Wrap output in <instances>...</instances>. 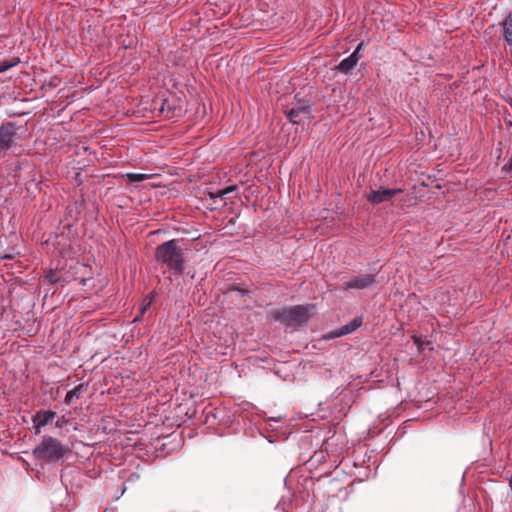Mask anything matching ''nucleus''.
<instances>
[{"instance_id":"obj_8","label":"nucleus","mask_w":512,"mask_h":512,"mask_svg":"<svg viewBox=\"0 0 512 512\" xmlns=\"http://www.w3.org/2000/svg\"><path fill=\"white\" fill-rule=\"evenodd\" d=\"M13 136L14 132L10 125H3L0 127V152L5 151L10 147Z\"/></svg>"},{"instance_id":"obj_5","label":"nucleus","mask_w":512,"mask_h":512,"mask_svg":"<svg viewBox=\"0 0 512 512\" xmlns=\"http://www.w3.org/2000/svg\"><path fill=\"white\" fill-rule=\"evenodd\" d=\"M375 282V278L371 274L357 276L345 283L347 289H364L370 287Z\"/></svg>"},{"instance_id":"obj_12","label":"nucleus","mask_w":512,"mask_h":512,"mask_svg":"<svg viewBox=\"0 0 512 512\" xmlns=\"http://www.w3.org/2000/svg\"><path fill=\"white\" fill-rule=\"evenodd\" d=\"M82 392V386H77L76 388L70 390L65 397V402L67 404H71L75 399H78Z\"/></svg>"},{"instance_id":"obj_17","label":"nucleus","mask_w":512,"mask_h":512,"mask_svg":"<svg viewBox=\"0 0 512 512\" xmlns=\"http://www.w3.org/2000/svg\"><path fill=\"white\" fill-rule=\"evenodd\" d=\"M46 278L51 283H54V282L57 281V278H56L55 274L52 273V272L50 274L46 275Z\"/></svg>"},{"instance_id":"obj_13","label":"nucleus","mask_w":512,"mask_h":512,"mask_svg":"<svg viewBox=\"0 0 512 512\" xmlns=\"http://www.w3.org/2000/svg\"><path fill=\"white\" fill-rule=\"evenodd\" d=\"M300 113H309L307 107L299 108V109H292L289 112V118L294 123H299L300 119H298Z\"/></svg>"},{"instance_id":"obj_14","label":"nucleus","mask_w":512,"mask_h":512,"mask_svg":"<svg viewBox=\"0 0 512 512\" xmlns=\"http://www.w3.org/2000/svg\"><path fill=\"white\" fill-rule=\"evenodd\" d=\"M363 48V43H360L357 48L355 49V51L350 55V56H355L356 59H357V62L361 59L362 55H361V50Z\"/></svg>"},{"instance_id":"obj_18","label":"nucleus","mask_w":512,"mask_h":512,"mask_svg":"<svg viewBox=\"0 0 512 512\" xmlns=\"http://www.w3.org/2000/svg\"><path fill=\"white\" fill-rule=\"evenodd\" d=\"M414 343L418 346L419 349L422 348L423 342L418 337H414Z\"/></svg>"},{"instance_id":"obj_9","label":"nucleus","mask_w":512,"mask_h":512,"mask_svg":"<svg viewBox=\"0 0 512 512\" xmlns=\"http://www.w3.org/2000/svg\"><path fill=\"white\" fill-rule=\"evenodd\" d=\"M357 59L355 56H349L343 59L337 66L336 69L341 73L347 74L349 73L356 65Z\"/></svg>"},{"instance_id":"obj_15","label":"nucleus","mask_w":512,"mask_h":512,"mask_svg":"<svg viewBox=\"0 0 512 512\" xmlns=\"http://www.w3.org/2000/svg\"><path fill=\"white\" fill-rule=\"evenodd\" d=\"M17 62H12V63H0V73L6 71L7 69H9L10 67L16 65Z\"/></svg>"},{"instance_id":"obj_19","label":"nucleus","mask_w":512,"mask_h":512,"mask_svg":"<svg viewBox=\"0 0 512 512\" xmlns=\"http://www.w3.org/2000/svg\"><path fill=\"white\" fill-rule=\"evenodd\" d=\"M232 190H233V187H228V188H226V189L222 190L220 193H221V194H226V193H228V192H230V191H232Z\"/></svg>"},{"instance_id":"obj_20","label":"nucleus","mask_w":512,"mask_h":512,"mask_svg":"<svg viewBox=\"0 0 512 512\" xmlns=\"http://www.w3.org/2000/svg\"><path fill=\"white\" fill-rule=\"evenodd\" d=\"M57 426H62V421L58 420L57 423H56Z\"/></svg>"},{"instance_id":"obj_6","label":"nucleus","mask_w":512,"mask_h":512,"mask_svg":"<svg viewBox=\"0 0 512 512\" xmlns=\"http://www.w3.org/2000/svg\"><path fill=\"white\" fill-rule=\"evenodd\" d=\"M55 417V412L47 410V411H39L33 416V424L35 428V434L41 433V428L47 425L49 422L53 420Z\"/></svg>"},{"instance_id":"obj_3","label":"nucleus","mask_w":512,"mask_h":512,"mask_svg":"<svg viewBox=\"0 0 512 512\" xmlns=\"http://www.w3.org/2000/svg\"><path fill=\"white\" fill-rule=\"evenodd\" d=\"M273 317L289 326H296L305 323L309 317V309L304 306H295L273 312Z\"/></svg>"},{"instance_id":"obj_4","label":"nucleus","mask_w":512,"mask_h":512,"mask_svg":"<svg viewBox=\"0 0 512 512\" xmlns=\"http://www.w3.org/2000/svg\"><path fill=\"white\" fill-rule=\"evenodd\" d=\"M401 192L402 190L400 188L371 190L366 195V199L371 204L376 205L391 200L392 197L396 196Z\"/></svg>"},{"instance_id":"obj_16","label":"nucleus","mask_w":512,"mask_h":512,"mask_svg":"<svg viewBox=\"0 0 512 512\" xmlns=\"http://www.w3.org/2000/svg\"><path fill=\"white\" fill-rule=\"evenodd\" d=\"M151 302H152V297H150L149 300L141 307V309H140L141 314H144L147 307L150 306Z\"/></svg>"},{"instance_id":"obj_11","label":"nucleus","mask_w":512,"mask_h":512,"mask_svg":"<svg viewBox=\"0 0 512 512\" xmlns=\"http://www.w3.org/2000/svg\"><path fill=\"white\" fill-rule=\"evenodd\" d=\"M123 177L131 182H141L150 179L152 175L144 173H126Z\"/></svg>"},{"instance_id":"obj_10","label":"nucleus","mask_w":512,"mask_h":512,"mask_svg":"<svg viewBox=\"0 0 512 512\" xmlns=\"http://www.w3.org/2000/svg\"><path fill=\"white\" fill-rule=\"evenodd\" d=\"M501 25L505 41L512 46V17L506 18Z\"/></svg>"},{"instance_id":"obj_1","label":"nucleus","mask_w":512,"mask_h":512,"mask_svg":"<svg viewBox=\"0 0 512 512\" xmlns=\"http://www.w3.org/2000/svg\"><path fill=\"white\" fill-rule=\"evenodd\" d=\"M155 258L169 268L181 272L183 270V254L176 240L167 241L157 247Z\"/></svg>"},{"instance_id":"obj_2","label":"nucleus","mask_w":512,"mask_h":512,"mask_svg":"<svg viewBox=\"0 0 512 512\" xmlns=\"http://www.w3.org/2000/svg\"><path fill=\"white\" fill-rule=\"evenodd\" d=\"M66 451V448H64L57 439L49 437L43 439L35 448L33 454L36 458L41 460L55 461L62 458Z\"/></svg>"},{"instance_id":"obj_7","label":"nucleus","mask_w":512,"mask_h":512,"mask_svg":"<svg viewBox=\"0 0 512 512\" xmlns=\"http://www.w3.org/2000/svg\"><path fill=\"white\" fill-rule=\"evenodd\" d=\"M362 324L361 318H355L351 322L347 323L346 325L342 326L338 330L332 332L329 335V338H337L344 336L346 334L352 333L356 329H358Z\"/></svg>"}]
</instances>
